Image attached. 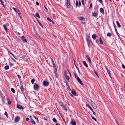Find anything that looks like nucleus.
<instances>
[{"mask_svg": "<svg viewBox=\"0 0 125 125\" xmlns=\"http://www.w3.org/2000/svg\"><path fill=\"white\" fill-rule=\"evenodd\" d=\"M59 103L60 105L62 107L63 109L65 110L66 112L67 109V108L66 105H64L61 102H60Z\"/></svg>", "mask_w": 125, "mask_h": 125, "instance_id": "nucleus-1", "label": "nucleus"}, {"mask_svg": "<svg viewBox=\"0 0 125 125\" xmlns=\"http://www.w3.org/2000/svg\"><path fill=\"white\" fill-rule=\"evenodd\" d=\"M66 3L67 7L68 8H70L71 7V5L70 0H67Z\"/></svg>", "mask_w": 125, "mask_h": 125, "instance_id": "nucleus-2", "label": "nucleus"}, {"mask_svg": "<svg viewBox=\"0 0 125 125\" xmlns=\"http://www.w3.org/2000/svg\"><path fill=\"white\" fill-rule=\"evenodd\" d=\"M34 88L36 90H38L39 86L38 84L35 83L34 85Z\"/></svg>", "mask_w": 125, "mask_h": 125, "instance_id": "nucleus-3", "label": "nucleus"}, {"mask_svg": "<svg viewBox=\"0 0 125 125\" xmlns=\"http://www.w3.org/2000/svg\"><path fill=\"white\" fill-rule=\"evenodd\" d=\"M86 57L87 59L88 62L91 63H92L91 61L89 56L88 55H87Z\"/></svg>", "mask_w": 125, "mask_h": 125, "instance_id": "nucleus-4", "label": "nucleus"}, {"mask_svg": "<svg viewBox=\"0 0 125 125\" xmlns=\"http://www.w3.org/2000/svg\"><path fill=\"white\" fill-rule=\"evenodd\" d=\"M43 84L44 86H47L49 85V83L47 82L44 81L43 82Z\"/></svg>", "mask_w": 125, "mask_h": 125, "instance_id": "nucleus-5", "label": "nucleus"}, {"mask_svg": "<svg viewBox=\"0 0 125 125\" xmlns=\"http://www.w3.org/2000/svg\"><path fill=\"white\" fill-rule=\"evenodd\" d=\"M79 83L81 85H83V83H82L79 77H77V79Z\"/></svg>", "mask_w": 125, "mask_h": 125, "instance_id": "nucleus-6", "label": "nucleus"}, {"mask_svg": "<svg viewBox=\"0 0 125 125\" xmlns=\"http://www.w3.org/2000/svg\"><path fill=\"white\" fill-rule=\"evenodd\" d=\"M17 107L20 109H23V108L21 105L18 104L17 106Z\"/></svg>", "mask_w": 125, "mask_h": 125, "instance_id": "nucleus-7", "label": "nucleus"}, {"mask_svg": "<svg viewBox=\"0 0 125 125\" xmlns=\"http://www.w3.org/2000/svg\"><path fill=\"white\" fill-rule=\"evenodd\" d=\"M71 124L72 125H76V123L74 120H72Z\"/></svg>", "mask_w": 125, "mask_h": 125, "instance_id": "nucleus-8", "label": "nucleus"}, {"mask_svg": "<svg viewBox=\"0 0 125 125\" xmlns=\"http://www.w3.org/2000/svg\"><path fill=\"white\" fill-rule=\"evenodd\" d=\"M20 119V118L18 116H17L15 118V120L16 122H18Z\"/></svg>", "mask_w": 125, "mask_h": 125, "instance_id": "nucleus-9", "label": "nucleus"}, {"mask_svg": "<svg viewBox=\"0 0 125 125\" xmlns=\"http://www.w3.org/2000/svg\"><path fill=\"white\" fill-rule=\"evenodd\" d=\"M3 26H4V29H5V31H6V32L7 33H8V31H7L8 29H7V27H6V25H5V24H4L3 25Z\"/></svg>", "mask_w": 125, "mask_h": 125, "instance_id": "nucleus-10", "label": "nucleus"}, {"mask_svg": "<svg viewBox=\"0 0 125 125\" xmlns=\"http://www.w3.org/2000/svg\"><path fill=\"white\" fill-rule=\"evenodd\" d=\"M66 86L67 88L70 91H71V90L68 84V83L66 81Z\"/></svg>", "mask_w": 125, "mask_h": 125, "instance_id": "nucleus-11", "label": "nucleus"}, {"mask_svg": "<svg viewBox=\"0 0 125 125\" xmlns=\"http://www.w3.org/2000/svg\"><path fill=\"white\" fill-rule=\"evenodd\" d=\"M20 89L21 90V92L23 93L24 92V89L23 87V86L22 84L21 85V87L20 88Z\"/></svg>", "mask_w": 125, "mask_h": 125, "instance_id": "nucleus-12", "label": "nucleus"}, {"mask_svg": "<svg viewBox=\"0 0 125 125\" xmlns=\"http://www.w3.org/2000/svg\"><path fill=\"white\" fill-rule=\"evenodd\" d=\"M79 19L82 21H83L85 20V19L83 17H80L79 18Z\"/></svg>", "mask_w": 125, "mask_h": 125, "instance_id": "nucleus-13", "label": "nucleus"}, {"mask_svg": "<svg viewBox=\"0 0 125 125\" xmlns=\"http://www.w3.org/2000/svg\"><path fill=\"white\" fill-rule=\"evenodd\" d=\"M21 38L22 39V41H23L25 42H27V41L26 39L25 38L24 36H22V37Z\"/></svg>", "mask_w": 125, "mask_h": 125, "instance_id": "nucleus-14", "label": "nucleus"}, {"mask_svg": "<svg viewBox=\"0 0 125 125\" xmlns=\"http://www.w3.org/2000/svg\"><path fill=\"white\" fill-rule=\"evenodd\" d=\"M100 12L102 13L103 14H104V10L102 8H101L100 9Z\"/></svg>", "mask_w": 125, "mask_h": 125, "instance_id": "nucleus-15", "label": "nucleus"}, {"mask_svg": "<svg viewBox=\"0 0 125 125\" xmlns=\"http://www.w3.org/2000/svg\"><path fill=\"white\" fill-rule=\"evenodd\" d=\"M54 73L55 74V76L56 78H57V69H54Z\"/></svg>", "mask_w": 125, "mask_h": 125, "instance_id": "nucleus-16", "label": "nucleus"}, {"mask_svg": "<svg viewBox=\"0 0 125 125\" xmlns=\"http://www.w3.org/2000/svg\"><path fill=\"white\" fill-rule=\"evenodd\" d=\"M97 37V36L96 34H93L92 36V38L94 39H95Z\"/></svg>", "mask_w": 125, "mask_h": 125, "instance_id": "nucleus-17", "label": "nucleus"}, {"mask_svg": "<svg viewBox=\"0 0 125 125\" xmlns=\"http://www.w3.org/2000/svg\"><path fill=\"white\" fill-rule=\"evenodd\" d=\"M65 77L66 79L68 80V81H69V76L67 75L66 74H65Z\"/></svg>", "mask_w": 125, "mask_h": 125, "instance_id": "nucleus-18", "label": "nucleus"}, {"mask_svg": "<svg viewBox=\"0 0 125 125\" xmlns=\"http://www.w3.org/2000/svg\"><path fill=\"white\" fill-rule=\"evenodd\" d=\"M47 20L51 22H52L53 23V21H52L50 18L49 17H47Z\"/></svg>", "mask_w": 125, "mask_h": 125, "instance_id": "nucleus-19", "label": "nucleus"}, {"mask_svg": "<svg viewBox=\"0 0 125 125\" xmlns=\"http://www.w3.org/2000/svg\"><path fill=\"white\" fill-rule=\"evenodd\" d=\"M83 62L85 66H86V67H88V65L86 63V62L85 61H83Z\"/></svg>", "mask_w": 125, "mask_h": 125, "instance_id": "nucleus-20", "label": "nucleus"}, {"mask_svg": "<svg viewBox=\"0 0 125 125\" xmlns=\"http://www.w3.org/2000/svg\"><path fill=\"white\" fill-rule=\"evenodd\" d=\"M116 23L117 24V25L118 27H121V25L120 23L118 21H116Z\"/></svg>", "mask_w": 125, "mask_h": 125, "instance_id": "nucleus-21", "label": "nucleus"}, {"mask_svg": "<svg viewBox=\"0 0 125 125\" xmlns=\"http://www.w3.org/2000/svg\"><path fill=\"white\" fill-rule=\"evenodd\" d=\"M74 95H76V93L75 92V91L74 90H72L71 92Z\"/></svg>", "mask_w": 125, "mask_h": 125, "instance_id": "nucleus-22", "label": "nucleus"}, {"mask_svg": "<svg viewBox=\"0 0 125 125\" xmlns=\"http://www.w3.org/2000/svg\"><path fill=\"white\" fill-rule=\"evenodd\" d=\"M87 42L88 44V45L89 46V43H90V39L89 37L87 38Z\"/></svg>", "mask_w": 125, "mask_h": 125, "instance_id": "nucleus-23", "label": "nucleus"}, {"mask_svg": "<svg viewBox=\"0 0 125 125\" xmlns=\"http://www.w3.org/2000/svg\"><path fill=\"white\" fill-rule=\"evenodd\" d=\"M99 41L100 43L101 44H103V42L101 40V38L100 37L99 38Z\"/></svg>", "mask_w": 125, "mask_h": 125, "instance_id": "nucleus-24", "label": "nucleus"}, {"mask_svg": "<svg viewBox=\"0 0 125 125\" xmlns=\"http://www.w3.org/2000/svg\"><path fill=\"white\" fill-rule=\"evenodd\" d=\"M53 121L56 123H57V121L56 119L55 118H53L52 119Z\"/></svg>", "mask_w": 125, "mask_h": 125, "instance_id": "nucleus-25", "label": "nucleus"}, {"mask_svg": "<svg viewBox=\"0 0 125 125\" xmlns=\"http://www.w3.org/2000/svg\"><path fill=\"white\" fill-rule=\"evenodd\" d=\"M107 73H108L109 76L111 78V74L110 73L109 71L108 70H107Z\"/></svg>", "mask_w": 125, "mask_h": 125, "instance_id": "nucleus-26", "label": "nucleus"}, {"mask_svg": "<svg viewBox=\"0 0 125 125\" xmlns=\"http://www.w3.org/2000/svg\"><path fill=\"white\" fill-rule=\"evenodd\" d=\"M93 16L94 17H96L97 16V13L94 12L93 14Z\"/></svg>", "mask_w": 125, "mask_h": 125, "instance_id": "nucleus-27", "label": "nucleus"}, {"mask_svg": "<svg viewBox=\"0 0 125 125\" xmlns=\"http://www.w3.org/2000/svg\"><path fill=\"white\" fill-rule=\"evenodd\" d=\"M9 68V66H8V65H6V66H5V70H8V69Z\"/></svg>", "mask_w": 125, "mask_h": 125, "instance_id": "nucleus-28", "label": "nucleus"}, {"mask_svg": "<svg viewBox=\"0 0 125 125\" xmlns=\"http://www.w3.org/2000/svg\"><path fill=\"white\" fill-rule=\"evenodd\" d=\"M31 123L33 124H35V122L33 119L31 120Z\"/></svg>", "mask_w": 125, "mask_h": 125, "instance_id": "nucleus-29", "label": "nucleus"}, {"mask_svg": "<svg viewBox=\"0 0 125 125\" xmlns=\"http://www.w3.org/2000/svg\"><path fill=\"white\" fill-rule=\"evenodd\" d=\"M11 90L13 93H15V90L13 88H11Z\"/></svg>", "mask_w": 125, "mask_h": 125, "instance_id": "nucleus-30", "label": "nucleus"}, {"mask_svg": "<svg viewBox=\"0 0 125 125\" xmlns=\"http://www.w3.org/2000/svg\"><path fill=\"white\" fill-rule=\"evenodd\" d=\"M14 10L17 12H18V11H19L18 10L16 9L15 8H13Z\"/></svg>", "mask_w": 125, "mask_h": 125, "instance_id": "nucleus-31", "label": "nucleus"}, {"mask_svg": "<svg viewBox=\"0 0 125 125\" xmlns=\"http://www.w3.org/2000/svg\"><path fill=\"white\" fill-rule=\"evenodd\" d=\"M94 72L95 73V74L96 75L97 78H99V76L98 75V73H96V72L95 71H94Z\"/></svg>", "mask_w": 125, "mask_h": 125, "instance_id": "nucleus-32", "label": "nucleus"}, {"mask_svg": "<svg viewBox=\"0 0 125 125\" xmlns=\"http://www.w3.org/2000/svg\"><path fill=\"white\" fill-rule=\"evenodd\" d=\"M35 81V79H32L31 80V82L32 84H33Z\"/></svg>", "mask_w": 125, "mask_h": 125, "instance_id": "nucleus-33", "label": "nucleus"}, {"mask_svg": "<svg viewBox=\"0 0 125 125\" xmlns=\"http://www.w3.org/2000/svg\"><path fill=\"white\" fill-rule=\"evenodd\" d=\"M107 35L108 36L110 37L112 35V34L111 33H108L107 34Z\"/></svg>", "mask_w": 125, "mask_h": 125, "instance_id": "nucleus-34", "label": "nucleus"}, {"mask_svg": "<svg viewBox=\"0 0 125 125\" xmlns=\"http://www.w3.org/2000/svg\"><path fill=\"white\" fill-rule=\"evenodd\" d=\"M93 107L95 108L96 109L97 108V106H96L95 105V104H94V105H93V106H92Z\"/></svg>", "mask_w": 125, "mask_h": 125, "instance_id": "nucleus-35", "label": "nucleus"}, {"mask_svg": "<svg viewBox=\"0 0 125 125\" xmlns=\"http://www.w3.org/2000/svg\"><path fill=\"white\" fill-rule=\"evenodd\" d=\"M18 13V14L19 15V16H20V18H21V16H20V11H19L18 12H17Z\"/></svg>", "mask_w": 125, "mask_h": 125, "instance_id": "nucleus-36", "label": "nucleus"}, {"mask_svg": "<svg viewBox=\"0 0 125 125\" xmlns=\"http://www.w3.org/2000/svg\"><path fill=\"white\" fill-rule=\"evenodd\" d=\"M88 101L90 103H91L92 101L91 99H88Z\"/></svg>", "mask_w": 125, "mask_h": 125, "instance_id": "nucleus-37", "label": "nucleus"}, {"mask_svg": "<svg viewBox=\"0 0 125 125\" xmlns=\"http://www.w3.org/2000/svg\"><path fill=\"white\" fill-rule=\"evenodd\" d=\"M26 120L27 121H28L29 123H31V121H29V119L28 118H27Z\"/></svg>", "mask_w": 125, "mask_h": 125, "instance_id": "nucleus-38", "label": "nucleus"}, {"mask_svg": "<svg viewBox=\"0 0 125 125\" xmlns=\"http://www.w3.org/2000/svg\"><path fill=\"white\" fill-rule=\"evenodd\" d=\"M36 16L37 17H39V18H40V16H39V14L38 13H37L36 14Z\"/></svg>", "mask_w": 125, "mask_h": 125, "instance_id": "nucleus-39", "label": "nucleus"}, {"mask_svg": "<svg viewBox=\"0 0 125 125\" xmlns=\"http://www.w3.org/2000/svg\"><path fill=\"white\" fill-rule=\"evenodd\" d=\"M92 117V118L94 119V120L95 121H96V118H95L93 116H91Z\"/></svg>", "mask_w": 125, "mask_h": 125, "instance_id": "nucleus-40", "label": "nucleus"}, {"mask_svg": "<svg viewBox=\"0 0 125 125\" xmlns=\"http://www.w3.org/2000/svg\"><path fill=\"white\" fill-rule=\"evenodd\" d=\"M78 2L77 0H76V8H77L78 5Z\"/></svg>", "mask_w": 125, "mask_h": 125, "instance_id": "nucleus-41", "label": "nucleus"}, {"mask_svg": "<svg viewBox=\"0 0 125 125\" xmlns=\"http://www.w3.org/2000/svg\"><path fill=\"white\" fill-rule=\"evenodd\" d=\"M82 2L83 5H84V0H82Z\"/></svg>", "mask_w": 125, "mask_h": 125, "instance_id": "nucleus-42", "label": "nucleus"}, {"mask_svg": "<svg viewBox=\"0 0 125 125\" xmlns=\"http://www.w3.org/2000/svg\"><path fill=\"white\" fill-rule=\"evenodd\" d=\"M122 67L124 69H125V66L124 64L122 65Z\"/></svg>", "mask_w": 125, "mask_h": 125, "instance_id": "nucleus-43", "label": "nucleus"}, {"mask_svg": "<svg viewBox=\"0 0 125 125\" xmlns=\"http://www.w3.org/2000/svg\"><path fill=\"white\" fill-rule=\"evenodd\" d=\"M91 104L92 105V106H93V105H94V103L93 102V101H92V102H91Z\"/></svg>", "mask_w": 125, "mask_h": 125, "instance_id": "nucleus-44", "label": "nucleus"}, {"mask_svg": "<svg viewBox=\"0 0 125 125\" xmlns=\"http://www.w3.org/2000/svg\"><path fill=\"white\" fill-rule=\"evenodd\" d=\"M5 115L7 116V117L8 118V114H7V113L6 112H5Z\"/></svg>", "mask_w": 125, "mask_h": 125, "instance_id": "nucleus-45", "label": "nucleus"}, {"mask_svg": "<svg viewBox=\"0 0 125 125\" xmlns=\"http://www.w3.org/2000/svg\"><path fill=\"white\" fill-rule=\"evenodd\" d=\"M81 5V2L80 1H79V7Z\"/></svg>", "mask_w": 125, "mask_h": 125, "instance_id": "nucleus-46", "label": "nucleus"}, {"mask_svg": "<svg viewBox=\"0 0 125 125\" xmlns=\"http://www.w3.org/2000/svg\"><path fill=\"white\" fill-rule=\"evenodd\" d=\"M34 117L35 118L36 120L37 121H38V118L37 117H35V116H34Z\"/></svg>", "mask_w": 125, "mask_h": 125, "instance_id": "nucleus-47", "label": "nucleus"}, {"mask_svg": "<svg viewBox=\"0 0 125 125\" xmlns=\"http://www.w3.org/2000/svg\"><path fill=\"white\" fill-rule=\"evenodd\" d=\"M74 76H75V78H76L77 79V77H78L77 76V75L76 74H74Z\"/></svg>", "mask_w": 125, "mask_h": 125, "instance_id": "nucleus-48", "label": "nucleus"}, {"mask_svg": "<svg viewBox=\"0 0 125 125\" xmlns=\"http://www.w3.org/2000/svg\"><path fill=\"white\" fill-rule=\"evenodd\" d=\"M92 3H91L90 4V5L89 8H90L91 7H92Z\"/></svg>", "mask_w": 125, "mask_h": 125, "instance_id": "nucleus-49", "label": "nucleus"}, {"mask_svg": "<svg viewBox=\"0 0 125 125\" xmlns=\"http://www.w3.org/2000/svg\"><path fill=\"white\" fill-rule=\"evenodd\" d=\"M86 106L87 107H88L89 108H90L91 107L90 106V105L88 104H86Z\"/></svg>", "mask_w": 125, "mask_h": 125, "instance_id": "nucleus-50", "label": "nucleus"}, {"mask_svg": "<svg viewBox=\"0 0 125 125\" xmlns=\"http://www.w3.org/2000/svg\"><path fill=\"white\" fill-rule=\"evenodd\" d=\"M8 103L9 104H10L11 103V102L10 101H8Z\"/></svg>", "mask_w": 125, "mask_h": 125, "instance_id": "nucleus-51", "label": "nucleus"}, {"mask_svg": "<svg viewBox=\"0 0 125 125\" xmlns=\"http://www.w3.org/2000/svg\"><path fill=\"white\" fill-rule=\"evenodd\" d=\"M53 67L54 68V69H57L55 65H53Z\"/></svg>", "mask_w": 125, "mask_h": 125, "instance_id": "nucleus-52", "label": "nucleus"}, {"mask_svg": "<svg viewBox=\"0 0 125 125\" xmlns=\"http://www.w3.org/2000/svg\"><path fill=\"white\" fill-rule=\"evenodd\" d=\"M102 4V0H98Z\"/></svg>", "mask_w": 125, "mask_h": 125, "instance_id": "nucleus-53", "label": "nucleus"}, {"mask_svg": "<svg viewBox=\"0 0 125 125\" xmlns=\"http://www.w3.org/2000/svg\"><path fill=\"white\" fill-rule=\"evenodd\" d=\"M36 5L38 6L39 5V3L37 1L36 2Z\"/></svg>", "mask_w": 125, "mask_h": 125, "instance_id": "nucleus-54", "label": "nucleus"}, {"mask_svg": "<svg viewBox=\"0 0 125 125\" xmlns=\"http://www.w3.org/2000/svg\"><path fill=\"white\" fill-rule=\"evenodd\" d=\"M17 76L20 79L21 78V76L19 75H18Z\"/></svg>", "mask_w": 125, "mask_h": 125, "instance_id": "nucleus-55", "label": "nucleus"}, {"mask_svg": "<svg viewBox=\"0 0 125 125\" xmlns=\"http://www.w3.org/2000/svg\"><path fill=\"white\" fill-rule=\"evenodd\" d=\"M104 67H105V68L106 69L107 71V70H108L107 68V67H106V66H105Z\"/></svg>", "mask_w": 125, "mask_h": 125, "instance_id": "nucleus-56", "label": "nucleus"}, {"mask_svg": "<svg viewBox=\"0 0 125 125\" xmlns=\"http://www.w3.org/2000/svg\"><path fill=\"white\" fill-rule=\"evenodd\" d=\"M93 112V114L94 115H95V112L94 111H93L92 112Z\"/></svg>", "mask_w": 125, "mask_h": 125, "instance_id": "nucleus-57", "label": "nucleus"}, {"mask_svg": "<svg viewBox=\"0 0 125 125\" xmlns=\"http://www.w3.org/2000/svg\"><path fill=\"white\" fill-rule=\"evenodd\" d=\"M39 25H40V26H41V25H42V24H41V23L39 21Z\"/></svg>", "mask_w": 125, "mask_h": 125, "instance_id": "nucleus-58", "label": "nucleus"}, {"mask_svg": "<svg viewBox=\"0 0 125 125\" xmlns=\"http://www.w3.org/2000/svg\"><path fill=\"white\" fill-rule=\"evenodd\" d=\"M2 5H3V7H4V8H5V6L4 5V4L3 3H2Z\"/></svg>", "mask_w": 125, "mask_h": 125, "instance_id": "nucleus-59", "label": "nucleus"}, {"mask_svg": "<svg viewBox=\"0 0 125 125\" xmlns=\"http://www.w3.org/2000/svg\"><path fill=\"white\" fill-rule=\"evenodd\" d=\"M114 27H115V29H116V27L115 25V23H114Z\"/></svg>", "mask_w": 125, "mask_h": 125, "instance_id": "nucleus-60", "label": "nucleus"}, {"mask_svg": "<svg viewBox=\"0 0 125 125\" xmlns=\"http://www.w3.org/2000/svg\"><path fill=\"white\" fill-rule=\"evenodd\" d=\"M90 109L92 111V112L93 111V109L91 107L90 108Z\"/></svg>", "mask_w": 125, "mask_h": 125, "instance_id": "nucleus-61", "label": "nucleus"}, {"mask_svg": "<svg viewBox=\"0 0 125 125\" xmlns=\"http://www.w3.org/2000/svg\"><path fill=\"white\" fill-rule=\"evenodd\" d=\"M44 7L45 8V9L47 10H47V8L46 7V6H44Z\"/></svg>", "mask_w": 125, "mask_h": 125, "instance_id": "nucleus-62", "label": "nucleus"}, {"mask_svg": "<svg viewBox=\"0 0 125 125\" xmlns=\"http://www.w3.org/2000/svg\"><path fill=\"white\" fill-rule=\"evenodd\" d=\"M70 95L72 97H73V95L71 94H70Z\"/></svg>", "mask_w": 125, "mask_h": 125, "instance_id": "nucleus-63", "label": "nucleus"}, {"mask_svg": "<svg viewBox=\"0 0 125 125\" xmlns=\"http://www.w3.org/2000/svg\"><path fill=\"white\" fill-rule=\"evenodd\" d=\"M52 62V64H53V65H55L53 61V62Z\"/></svg>", "mask_w": 125, "mask_h": 125, "instance_id": "nucleus-64", "label": "nucleus"}]
</instances>
